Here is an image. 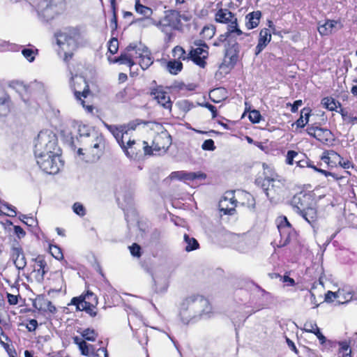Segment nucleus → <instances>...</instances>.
Masks as SVG:
<instances>
[{
  "mask_svg": "<svg viewBox=\"0 0 357 357\" xmlns=\"http://www.w3.org/2000/svg\"><path fill=\"white\" fill-rule=\"evenodd\" d=\"M10 96L3 89H0V116H6L10 111Z\"/></svg>",
  "mask_w": 357,
  "mask_h": 357,
  "instance_id": "c756f323",
  "label": "nucleus"
},
{
  "mask_svg": "<svg viewBox=\"0 0 357 357\" xmlns=\"http://www.w3.org/2000/svg\"><path fill=\"white\" fill-rule=\"evenodd\" d=\"M71 87L74 91L75 97L80 102L86 112L89 114H93V105L86 104V101L82 98H86L91 93L89 85L86 79L77 75L72 77Z\"/></svg>",
  "mask_w": 357,
  "mask_h": 357,
  "instance_id": "423d86ee",
  "label": "nucleus"
},
{
  "mask_svg": "<svg viewBox=\"0 0 357 357\" xmlns=\"http://www.w3.org/2000/svg\"><path fill=\"white\" fill-rule=\"evenodd\" d=\"M272 39L271 31L269 29L263 28L260 30L257 45L255 49V55L258 56L270 43Z\"/></svg>",
  "mask_w": 357,
  "mask_h": 357,
  "instance_id": "b1692460",
  "label": "nucleus"
},
{
  "mask_svg": "<svg viewBox=\"0 0 357 357\" xmlns=\"http://www.w3.org/2000/svg\"><path fill=\"white\" fill-rule=\"evenodd\" d=\"M182 20L188 22L190 18L187 15L181 14L179 10L169 9L164 12V16L160 19L157 26L162 31L167 27L173 30L181 31L183 27Z\"/></svg>",
  "mask_w": 357,
  "mask_h": 357,
  "instance_id": "1a4fd4ad",
  "label": "nucleus"
},
{
  "mask_svg": "<svg viewBox=\"0 0 357 357\" xmlns=\"http://www.w3.org/2000/svg\"><path fill=\"white\" fill-rule=\"evenodd\" d=\"M337 291H343L341 295H339L338 301L342 303H348L351 301L354 296V294L351 291L346 289H338Z\"/></svg>",
  "mask_w": 357,
  "mask_h": 357,
  "instance_id": "8fccbe9b",
  "label": "nucleus"
},
{
  "mask_svg": "<svg viewBox=\"0 0 357 357\" xmlns=\"http://www.w3.org/2000/svg\"><path fill=\"white\" fill-rule=\"evenodd\" d=\"M337 112L342 116L343 121H347L351 124L357 123V116L349 114L346 109L341 107H340V110Z\"/></svg>",
  "mask_w": 357,
  "mask_h": 357,
  "instance_id": "a18cd8bd",
  "label": "nucleus"
},
{
  "mask_svg": "<svg viewBox=\"0 0 357 357\" xmlns=\"http://www.w3.org/2000/svg\"><path fill=\"white\" fill-rule=\"evenodd\" d=\"M213 312L208 299L200 294H192L183 299L181 305L180 317L183 324H188L195 314L200 316Z\"/></svg>",
  "mask_w": 357,
  "mask_h": 357,
  "instance_id": "f257e3e1",
  "label": "nucleus"
},
{
  "mask_svg": "<svg viewBox=\"0 0 357 357\" xmlns=\"http://www.w3.org/2000/svg\"><path fill=\"white\" fill-rule=\"evenodd\" d=\"M261 117L259 111L257 109H252L249 112L248 119L252 123H259Z\"/></svg>",
  "mask_w": 357,
  "mask_h": 357,
  "instance_id": "864d4df0",
  "label": "nucleus"
},
{
  "mask_svg": "<svg viewBox=\"0 0 357 357\" xmlns=\"http://www.w3.org/2000/svg\"><path fill=\"white\" fill-rule=\"evenodd\" d=\"M135 8L137 13L145 17H149L152 14L151 8L141 4L140 0H136Z\"/></svg>",
  "mask_w": 357,
  "mask_h": 357,
  "instance_id": "c03bdc74",
  "label": "nucleus"
},
{
  "mask_svg": "<svg viewBox=\"0 0 357 357\" xmlns=\"http://www.w3.org/2000/svg\"><path fill=\"white\" fill-rule=\"evenodd\" d=\"M132 51L130 47H126L121 52L120 56H115L112 59L108 57V61L112 63H119L120 65H126L129 68H132L137 63L132 60V55L130 52Z\"/></svg>",
  "mask_w": 357,
  "mask_h": 357,
  "instance_id": "393cba45",
  "label": "nucleus"
},
{
  "mask_svg": "<svg viewBox=\"0 0 357 357\" xmlns=\"http://www.w3.org/2000/svg\"><path fill=\"white\" fill-rule=\"evenodd\" d=\"M261 17L262 13L260 10H255L249 13L245 17V27L248 30L257 28L260 23Z\"/></svg>",
  "mask_w": 357,
  "mask_h": 357,
  "instance_id": "c85d7f7f",
  "label": "nucleus"
},
{
  "mask_svg": "<svg viewBox=\"0 0 357 357\" xmlns=\"http://www.w3.org/2000/svg\"><path fill=\"white\" fill-rule=\"evenodd\" d=\"M171 178L185 182H193L196 180H204L206 178V174L201 172H188L185 171H177L171 174Z\"/></svg>",
  "mask_w": 357,
  "mask_h": 357,
  "instance_id": "4be33fe9",
  "label": "nucleus"
},
{
  "mask_svg": "<svg viewBox=\"0 0 357 357\" xmlns=\"http://www.w3.org/2000/svg\"><path fill=\"white\" fill-rule=\"evenodd\" d=\"M238 206L235 192L227 191L219 202V210L223 215H234Z\"/></svg>",
  "mask_w": 357,
  "mask_h": 357,
  "instance_id": "a211bd4d",
  "label": "nucleus"
},
{
  "mask_svg": "<svg viewBox=\"0 0 357 357\" xmlns=\"http://www.w3.org/2000/svg\"><path fill=\"white\" fill-rule=\"evenodd\" d=\"M142 123L147 124V122H144L142 120L137 119L135 121H131L128 123L127 125H121L117 126L114 125L105 124V126L107 128V130L115 137L118 144L121 146H123L124 142L129 137V132L134 131L136 127Z\"/></svg>",
  "mask_w": 357,
  "mask_h": 357,
  "instance_id": "9b49d317",
  "label": "nucleus"
},
{
  "mask_svg": "<svg viewBox=\"0 0 357 357\" xmlns=\"http://www.w3.org/2000/svg\"><path fill=\"white\" fill-rule=\"evenodd\" d=\"M56 43L63 50L67 45L72 51L77 50L82 40V33L79 26H68L56 33Z\"/></svg>",
  "mask_w": 357,
  "mask_h": 357,
  "instance_id": "39448f33",
  "label": "nucleus"
},
{
  "mask_svg": "<svg viewBox=\"0 0 357 357\" xmlns=\"http://www.w3.org/2000/svg\"><path fill=\"white\" fill-rule=\"evenodd\" d=\"M215 21L220 24H227V29L229 33H235L237 36L244 34L239 28L236 14L228 8L218 9L215 14Z\"/></svg>",
  "mask_w": 357,
  "mask_h": 357,
  "instance_id": "9d476101",
  "label": "nucleus"
},
{
  "mask_svg": "<svg viewBox=\"0 0 357 357\" xmlns=\"http://www.w3.org/2000/svg\"><path fill=\"white\" fill-rule=\"evenodd\" d=\"M302 331L306 333H312L315 335L317 338L319 337L322 338V333L321 332L320 328L317 326L315 321H306L303 324Z\"/></svg>",
  "mask_w": 357,
  "mask_h": 357,
  "instance_id": "f704fd0d",
  "label": "nucleus"
},
{
  "mask_svg": "<svg viewBox=\"0 0 357 357\" xmlns=\"http://www.w3.org/2000/svg\"><path fill=\"white\" fill-rule=\"evenodd\" d=\"M196 47H191L188 52L189 60L192 61L197 66L204 68L207 65L206 60L209 56V47L202 41L195 42Z\"/></svg>",
  "mask_w": 357,
  "mask_h": 357,
  "instance_id": "ddd939ff",
  "label": "nucleus"
},
{
  "mask_svg": "<svg viewBox=\"0 0 357 357\" xmlns=\"http://www.w3.org/2000/svg\"><path fill=\"white\" fill-rule=\"evenodd\" d=\"M320 159L328 167L333 168L337 166L338 162H340L341 155L333 150H326L322 153Z\"/></svg>",
  "mask_w": 357,
  "mask_h": 357,
  "instance_id": "bb28decb",
  "label": "nucleus"
},
{
  "mask_svg": "<svg viewBox=\"0 0 357 357\" xmlns=\"http://www.w3.org/2000/svg\"><path fill=\"white\" fill-rule=\"evenodd\" d=\"M73 211L80 217H83L86 215V208L83 204L79 202H75L73 205Z\"/></svg>",
  "mask_w": 357,
  "mask_h": 357,
  "instance_id": "5fc2aeb1",
  "label": "nucleus"
},
{
  "mask_svg": "<svg viewBox=\"0 0 357 357\" xmlns=\"http://www.w3.org/2000/svg\"><path fill=\"white\" fill-rule=\"evenodd\" d=\"M172 143V139L167 130L162 128L161 131L157 132L153 137L151 147L150 155L154 153L155 155L165 153Z\"/></svg>",
  "mask_w": 357,
  "mask_h": 357,
  "instance_id": "f8f14e48",
  "label": "nucleus"
},
{
  "mask_svg": "<svg viewBox=\"0 0 357 357\" xmlns=\"http://www.w3.org/2000/svg\"><path fill=\"white\" fill-rule=\"evenodd\" d=\"M306 131L310 136L323 144H328L333 140V135L329 129L311 126L307 127Z\"/></svg>",
  "mask_w": 357,
  "mask_h": 357,
  "instance_id": "aec40b11",
  "label": "nucleus"
},
{
  "mask_svg": "<svg viewBox=\"0 0 357 357\" xmlns=\"http://www.w3.org/2000/svg\"><path fill=\"white\" fill-rule=\"evenodd\" d=\"M127 47H130L132 51L130 52L132 55V60L135 61V59H138L139 53H141L142 47H138L136 43H130Z\"/></svg>",
  "mask_w": 357,
  "mask_h": 357,
  "instance_id": "6e6d98bb",
  "label": "nucleus"
},
{
  "mask_svg": "<svg viewBox=\"0 0 357 357\" xmlns=\"http://www.w3.org/2000/svg\"><path fill=\"white\" fill-rule=\"evenodd\" d=\"M38 50L36 48H24L22 54L29 62L34 61L36 56L38 54Z\"/></svg>",
  "mask_w": 357,
  "mask_h": 357,
  "instance_id": "09e8293b",
  "label": "nucleus"
},
{
  "mask_svg": "<svg viewBox=\"0 0 357 357\" xmlns=\"http://www.w3.org/2000/svg\"><path fill=\"white\" fill-rule=\"evenodd\" d=\"M50 300L44 296H38L33 303V306L39 312H45L48 306Z\"/></svg>",
  "mask_w": 357,
  "mask_h": 357,
  "instance_id": "a19ab883",
  "label": "nucleus"
},
{
  "mask_svg": "<svg viewBox=\"0 0 357 357\" xmlns=\"http://www.w3.org/2000/svg\"><path fill=\"white\" fill-rule=\"evenodd\" d=\"M337 25H339V29L342 27L340 21L326 20L323 24H319L318 31L321 36H329L335 31Z\"/></svg>",
  "mask_w": 357,
  "mask_h": 357,
  "instance_id": "cd10ccee",
  "label": "nucleus"
},
{
  "mask_svg": "<svg viewBox=\"0 0 357 357\" xmlns=\"http://www.w3.org/2000/svg\"><path fill=\"white\" fill-rule=\"evenodd\" d=\"M201 106L207 108L211 112L212 119H215V117H217L218 110L214 105H211L209 102H204L203 104H201Z\"/></svg>",
  "mask_w": 357,
  "mask_h": 357,
  "instance_id": "e2e57ef3",
  "label": "nucleus"
},
{
  "mask_svg": "<svg viewBox=\"0 0 357 357\" xmlns=\"http://www.w3.org/2000/svg\"><path fill=\"white\" fill-rule=\"evenodd\" d=\"M166 68L170 74L176 75L183 70V65L181 61L171 59L167 62Z\"/></svg>",
  "mask_w": 357,
  "mask_h": 357,
  "instance_id": "c9c22d12",
  "label": "nucleus"
},
{
  "mask_svg": "<svg viewBox=\"0 0 357 357\" xmlns=\"http://www.w3.org/2000/svg\"><path fill=\"white\" fill-rule=\"evenodd\" d=\"M73 341L78 347L82 355L86 356L89 355V344L86 342V340L78 336H75L73 337Z\"/></svg>",
  "mask_w": 357,
  "mask_h": 357,
  "instance_id": "ea45409f",
  "label": "nucleus"
},
{
  "mask_svg": "<svg viewBox=\"0 0 357 357\" xmlns=\"http://www.w3.org/2000/svg\"><path fill=\"white\" fill-rule=\"evenodd\" d=\"M38 324L37 320L32 319L28 320L26 327L29 331L33 332V331H36V329L38 327Z\"/></svg>",
  "mask_w": 357,
  "mask_h": 357,
  "instance_id": "774afa93",
  "label": "nucleus"
},
{
  "mask_svg": "<svg viewBox=\"0 0 357 357\" xmlns=\"http://www.w3.org/2000/svg\"><path fill=\"white\" fill-rule=\"evenodd\" d=\"M37 164L47 174H55L59 172L61 167V156L36 153Z\"/></svg>",
  "mask_w": 357,
  "mask_h": 357,
  "instance_id": "2eb2a0df",
  "label": "nucleus"
},
{
  "mask_svg": "<svg viewBox=\"0 0 357 357\" xmlns=\"http://www.w3.org/2000/svg\"><path fill=\"white\" fill-rule=\"evenodd\" d=\"M238 204L246 206L250 208H254L255 206V199L254 197L246 191H239L237 194Z\"/></svg>",
  "mask_w": 357,
  "mask_h": 357,
  "instance_id": "2f4dec72",
  "label": "nucleus"
},
{
  "mask_svg": "<svg viewBox=\"0 0 357 357\" xmlns=\"http://www.w3.org/2000/svg\"><path fill=\"white\" fill-rule=\"evenodd\" d=\"M337 165L342 167L344 169H348L349 168L354 167V164L351 161H350L349 160H347V159L344 160L342 156H341V161H340V162H337Z\"/></svg>",
  "mask_w": 357,
  "mask_h": 357,
  "instance_id": "338daca9",
  "label": "nucleus"
},
{
  "mask_svg": "<svg viewBox=\"0 0 357 357\" xmlns=\"http://www.w3.org/2000/svg\"><path fill=\"white\" fill-rule=\"evenodd\" d=\"M126 155L129 158H137L142 151L144 155H150L151 147L146 141L131 139L130 137L124 142V146H121Z\"/></svg>",
  "mask_w": 357,
  "mask_h": 357,
  "instance_id": "4468645a",
  "label": "nucleus"
},
{
  "mask_svg": "<svg viewBox=\"0 0 357 357\" xmlns=\"http://www.w3.org/2000/svg\"><path fill=\"white\" fill-rule=\"evenodd\" d=\"M322 338L318 337L317 339L319 341V344L322 346L323 351H333V349H335L337 347H339L341 341L328 340L323 334Z\"/></svg>",
  "mask_w": 357,
  "mask_h": 357,
  "instance_id": "72a5a7b5",
  "label": "nucleus"
},
{
  "mask_svg": "<svg viewBox=\"0 0 357 357\" xmlns=\"http://www.w3.org/2000/svg\"><path fill=\"white\" fill-rule=\"evenodd\" d=\"M149 94L161 107L169 112H172L173 102L171 100L169 93L162 85H155V86L151 87L149 91Z\"/></svg>",
  "mask_w": 357,
  "mask_h": 357,
  "instance_id": "dca6fc26",
  "label": "nucleus"
},
{
  "mask_svg": "<svg viewBox=\"0 0 357 357\" xmlns=\"http://www.w3.org/2000/svg\"><path fill=\"white\" fill-rule=\"evenodd\" d=\"M321 104L324 108L331 112H337V108L342 107V104L331 96L323 98L321 100Z\"/></svg>",
  "mask_w": 357,
  "mask_h": 357,
  "instance_id": "473e14b6",
  "label": "nucleus"
},
{
  "mask_svg": "<svg viewBox=\"0 0 357 357\" xmlns=\"http://www.w3.org/2000/svg\"><path fill=\"white\" fill-rule=\"evenodd\" d=\"M36 153L61 156L57 136L51 131H40L36 144Z\"/></svg>",
  "mask_w": 357,
  "mask_h": 357,
  "instance_id": "20e7f679",
  "label": "nucleus"
},
{
  "mask_svg": "<svg viewBox=\"0 0 357 357\" xmlns=\"http://www.w3.org/2000/svg\"><path fill=\"white\" fill-rule=\"evenodd\" d=\"M33 271L31 274L34 277L35 280L38 282H43L45 278V274L49 271L47 261L43 255H38L35 259H33Z\"/></svg>",
  "mask_w": 357,
  "mask_h": 357,
  "instance_id": "6ab92c4d",
  "label": "nucleus"
},
{
  "mask_svg": "<svg viewBox=\"0 0 357 357\" xmlns=\"http://www.w3.org/2000/svg\"><path fill=\"white\" fill-rule=\"evenodd\" d=\"M77 332L80 333L82 337V339L89 342H95L98 336V332L91 328H87L83 330L79 328L77 330Z\"/></svg>",
  "mask_w": 357,
  "mask_h": 357,
  "instance_id": "e433bc0d",
  "label": "nucleus"
},
{
  "mask_svg": "<svg viewBox=\"0 0 357 357\" xmlns=\"http://www.w3.org/2000/svg\"><path fill=\"white\" fill-rule=\"evenodd\" d=\"M275 222L280 233V240L275 241L273 243L274 247L281 248L289 245L291 241L296 237L297 234L286 216H279Z\"/></svg>",
  "mask_w": 357,
  "mask_h": 357,
  "instance_id": "6e6552de",
  "label": "nucleus"
},
{
  "mask_svg": "<svg viewBox=\"0 0 357 357\" xmlns=\"http://www.w3.org/2000/svg\"><path fill=\"white\" fill-rule=\"evenodd\" d=\"M108 52L114 55L119 50V40L116 37H112L107 43Z\"/></svg>",
  "mask_w": 357,
  "mask_h": 357,
  "instance_id": "3c124183",
  "label": "nucleus"
},
{
  "mask_svg": "<svg viewBox=\"0 0 357 357\" xmlns=\"http://www.w3.org/2000/svg\"><path fill=\"white\" fill-rule=\"evenodd\" d=\"M6 297L8 299V303L10 305H15L19 302V298H20V294L18 295H13L10 293L6 294Z\"/></svg>",
  "mask_w": 357,
  "mask_h": 357,
  "instance_id": "680f3d73",
  "label": "nucleus"
},
{
  "mask_svg": "<svg viewBox=\"0 0 357 357\" xmlns=\"http://www.w3.org/2000/svg\"><path fill=\"white\" fill-rule=\"evenodd\" d=\"M343 291H328L325 294V301L326 302H331L333 299H339V295H341Z\"/></svg>",
  "mask_w": 357,
  "mask_h": 357,
  "instance_id": "13d9d810",
  "label": "nucleus"
},
{
  "mask_svg": "<svg viewBox=\"0 0 357 357\" xmlns=\"http://www.w3.org/2000/svg\"><path fill=\"white\" fill-rule=\"evenodd\" d=\"M215 31V26L213 24H208L204 26L201 35L204 39L210 40L214 36Z\"/></svg>",
  "mask_w": 357,
  "mask_h": 357,
  "instance_id": "49530a36",
  "label": "nucleus"
},
{
  "mask_svg": "<svg viewBox=\"0 0 357 357\" xmlns=\"http://www.w3.org/2000/svg\"><path fill=\"white\" fill-rule=\"evenodd\" d=\"M2 206H3L10 212V213L6 214L7 215L10 217H15L17 215V211L15 206L7 202H3Z\"/></svg>",
  "mask_w": 357,
  "mask_h": 357,
  "instance_id": "0e129e2a",
  "label": "nucleus"
},
{
  "mask_svg": "<svg viewBox=\"0 0 357 357\" xmlns=\"http://www.w3.org/2000/svg\"><path fill=\"white\" fill-rule=\"evenodd\" d=\"M267 181V188L265 189L266 196L270 199H274L275 195L282 192L284 183L280 180L273 177H267L265 178Z\"/></svg>",
  "mask_w": 357,
  "mask_h": 357,
  "instance_id": "5701e85b",
  "label": "nucleus"
},
{
  "mask_svg": "<svg viewBox=\"0 0 357 357\" xmlns=\"http://www.w3.org/2000/svg\"><path fill=\"white\" fill-rule=\"evenodd\" d=\"M240 45L236 40H228L225 44L224 62L226 66L233 68L239 60Z\"/></svg>",
  "mask_w": 357,
  "mask_h": 357,
  "instance_id": "f3484780",
  "label": "nucleus"
},
{
  "mask_svg": "<svg viewBox=\"0 0 357 357\" xmlns=\"http://www.w3.org/2000/svg\"><path fill=\"white\" fill-rule=\"evenodd\" d=\"M138 64L142 70L148 69L153 62L150 51L145 47H142L141 53L138 56Z\"/></svg>",
  "mask_w": 357,
  "mask_h": 357,
  "instance_id": "7c9ffc66",
  "label": "nucleus"
},
{
  "mask_svg": "<svg viewBox=\"0 0 357 357\" xmlns=\"http://www.w3.org/2000/svg\"><path fill=\"white\" fill-rule=\"evenodd\" d=\"M291 205L308 223L313 224L317 219V203L313 192L301 191L291 200Z\"/></svg>",
  "mask_w": 357,
  "mask_h": 357,
  "instance_id": "7ed1b4c3",
  "label": "nucleus"
},
{
  "mask_svg": "<svg viewBox=\"0 0 357 357\" xmlns=\"http://www.w3.org/2000/svg\"><path fill=\"white\" fill-rule=\"evenodd\" d=\"M84 147L77 151L79 155H86L87 161L98 160L105 154L110 153L112 147L105 136L100 132L89 134L85 138Z\"/></svg>",
  "mask_w": 357,
  "mask_h": 357,
  "instance_id": "f03ea898",
  "label": "nucleus"
},
{
  "mask_svg": "<svg viewBox=\"0 0 357 357\" xmlns=\"http://www.w3.org/2000/svg\"><path fill=\"white\" fill-rule=\"evenodd\" d=\"M234 33H229L228 29H227V31L224 34H221L218 40L213 43L214 46H220L222 43L229 40L228 38L231 36Z\"/></svg>",
  "mask_w": 357,
  "mask_h": 357,
  "instance_id": "bf43d9fd",
  "label": "nucleus"
},
{
  "mask_svg": "<svg viewBox=\"0 0 357 357\" xmlns=\"http://www.w3.org/2000/svg\"><path fill=\"white\" fill-rule=\"evenodd\" d=\"M98 303L97 296L91 291H86L84 294L73 297L70 304L76 306V310L84 311L89 315L94 317L97 315V305Z\"/></svg>",
  "mask_w": 357,
  "mask_h": 357,
  "instance_id": "0eeeda50",
  "label": "nucleus"
},
{
  "mask_svg": "<svg viewBox=\"0 0 357 357\" xmlns=\"http://www.w3.org/2000/svg\"><path fill=\"white\" fill-rule=\"evenodd\" d=\"M111 8L112 10V17L110 21V25L112 29V31H115L117 29L118 23H117V15H116V0H109Z\"/></svg>",
  "mask_w": 357,
  "mask_h": 357,
  "instance_id": "de8ad7c7",
  "label": "nucleus"
},
{
  "mask_svg": "<svg viewBox=\"0 0 357 357\" xmlns=\"http://www.w3.org/2000/svg\"><path fill=\"white\" fill-rule=\"evenodd\" d=\"M172 56L174 59L178 61H189L188 54L186 53L184 48L180 45H176L172 49Z\"/></svg>",
  "mask_w": 357,
  "mask_h": 357,
  "instance_id": "58836bf2",
  "label": "nucleus"
},
{
  "mask_svg": "<svg viewBox=\"0 0 357 357\" xmlns=\"http://www.w3.org/2000/svg\"><path fill=\"white\" fill-rule=\"evenodd\" d=\"M10 257L18 270H23L26 265V259L21 246L13 247L10 250Z\"/></svg>",
  "mask_w": 357,
  "mask_h": 357,
  "instance_id": "a878e982",
  "label": "nucleus"
},
{
  "mask_svg": "<svg viewBox=\"0 0 357 357\" xmlns=\"http://www.w3.org/2000/svg\"><path fill=\"white\" fill-rule=\"evenodd\" d=\"M130 252L133 257L139 258L142 256V248L139 245L134 243L129 247Z\"/></svg>",
  "mask_w": 357,
  "mask_h": 357,
  "instance_id": "4d7b16f0",
  "label": "nucleus"
},
{
  "mask_svg": "<svg viewBox=\"0 0 357 357\" xmlns=\"http://www.w3.org/2000/svg\"><path fill=\"white\" fill-rule=\"evenodd\" d=\"M350 340L341 341L338 347L337 357H351Z\"/></svg>",
  "mask_w": 357,
  "mask_h": 357,
  "instance_id": "4c0bfd02",
  "label": "nucleus"
},
{
  "mask_svg": "<svg viewBox=\"0 0 357 357\" xmlns=\"http://www.w3.org/2000/svg\"><path fill=\"white\" fill-rule=\"evenodd\" d=\"M49 252L56 260L61 261L63 259L62 249L57 245L50 243Z\"/></svg>",
  "mask_w": 357,
  "mask_h": 357,
  "instance_id": "37998d69",
  "label": "nucleus"
},
{
  "mask_svg": "<svg viewBox=\"0 0 357 357\" xmlns=\"http://www.w3.org/2000/svg\"><path fill=\"white\" fill-rule=\"evenodd\" d=\"M139 95L137 89L133 84H128L123 89L118 91L115 95V99L118 102H127L134 99Z\"/></svg>",
  "mask_w": 357,
  "mask_h": 357,
  "instance_id": "412c9836",
  "label": "nucleus"
},
{
  "mask_svg": "<svg viewBox=\"0 0 357 357\" xmlns=\"http://www.w3.org/2000/svg\"><path fill=\"white\" fill-rule=\"evenodd\" d=\"M13 230L15 235L17 236L18 238H22L26 236V231L24 230V229L18 225L13 226Z\"/></svg>",
  "mask_w": 357,
  "mask_h": 357,
  "instance_id": "69168bd1",
  "label": "nucleus"
},
{
  "mask_svg": "<svg viewBox=\"0 0 357 357\" xmlns=\"http://www.w3.org/2000/svg\"><path fill=\"white\" fill-rule=\"evenodd\" d=\"M184 241L187 244L185 246V251L191 252L199 248L198 241L193 237H190L188 234H185L183 236Z\"/></svg>",
  "mask_w": 357,
  "mask_h": 357,
  "instance_id": "79ce46f5",
  "label": "nucleus"
},
{
  "mask_svg": "<svg viewBox=\"0 0 357 357\" xmlns=\"http://www.w3.org/2000/svg\"><path fill=\"white\" fill-rule=\"evenodd\" d=\"M202 149L206 150V151H214L216 147L215 146L214 141L211 139H206L203 142V144L202 145Z\"/></svg>",
  "mask_w": 357,
  "mask_h": 357,
  "instance_id": "052dcab7",
  "label": "nucleus"
},
{
  "mask_svg": "<svg viewBox=\"0 0 357 357\" xmlns=\"http://www.w3.org/2000/svg\"><path fill=\"white\" fill-rule=\"evenodd\" d=\"M298 155L299 153L296 151H288L285 157V163L288 165H293L294 164L295 158H297Z\"/></svg>",
  "mask_w": 357,
  "mask_h": 357,
  "instance_id": "603ef678",
  "label": "nucleus"
}]
</instances>
